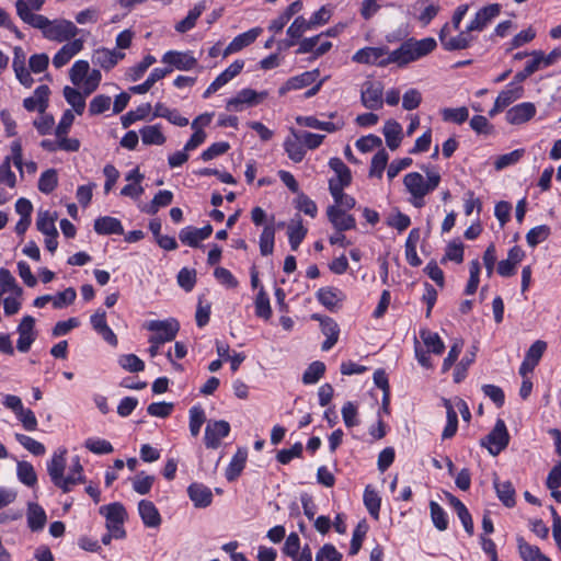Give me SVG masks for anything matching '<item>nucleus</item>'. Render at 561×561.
I'll return each mask as SVG.
<instances>
[{
    "mask_svg": "<svg viewBox=\"0 0 561 561\" xmlns=\"http://www.w3.org/2000/svg\"><path fill=\"white\" fill-rule=\"evenodd\" d=\"M422 170L426 173L427 180L419 172H411L405 174L403 184L407 191L412 196V204L416 208L424 206V197L433 192L440 183V175L438 172H430L428 168L422 165Z\"/></svg>",
    "mask_w": 561,
    "mask_h": 561,
    "instance_id": "nucleus-3",
    "label": "nucleus"
},
{
    "mask_svg": "<svg viewBox=\"0 0 561 561\" xmlns=\"http://www.w3.org/2000/svg\"><path fill=\"white\" fill-rule=\"evenodd\" d=\"M99 513L106 519V524H124L126 511L121 503H112L100 507Z\"/></svg>",
    "mask_w": 561,
    "mask_h": 561,
    "instance_id": "nucleus-40",
    "label": "nucleus"
},
{
    "mask_svg": "<svg viewBox=\"0 0 561 561\" xmlns=\"http://www.w3.org/2000/svg\"><path fill=\"white\" fill-rule=\"evenodd\" d=\"M168 75L169 70L154 68L142 83L130 87L129 90L134 94H145L153 87L157 81L163 79Z\"/></svg>",
    "mask_w": 561,
    "mask_h": 561,
    "instance_id": "nucleus-43",
    "label": "nucleus"
},
{
    "mask_svg": "<svg viewBox=\"0 0 561 561\" xmlns=\"http://www.w3.org/2000/svg\"><path fill=\"white\" fill-rule=\"evenodd\" d=\"M517 545L520 558L524 561H551L540 552L537 546H531L523 537L517 538Z\"/></svg>",
    "mask_w": 561,
    "mask_h": 561,
    "instance_id": "nucleus-41",
    "label": "nucleus"
},
{
    "mask_svg": "<svg viewBox=\"0 0 561 561\" xmlns=\"http://www.w3.org/2000/svg\"><path fill=\"white\" fill-rule=\"evenodd\" d=\"M203 9V5L196 4L193 9L188 11L187 15L183 20L175 24V30L179 33H186L190 30H192L195 26L196 21L201 16Z\"/></svg>",
    "mask_w": 561,
    "mask_h": 561,
    "instance_id": "nucleus-52",
    "label": "nucleus"
},
{
    "mask_svg": "<svg viewBox=\"0 0 561 561\" xmlns=\"http://www.w3.org/2000/svg\"><path fill=\"white\" fill-rule=\"evenodd\" d=\"M411 61H414V57L412 54L411 46L408 41L403 42L399 48L391 51L386 59L381 61V64H398L399 66H404Z\"/></svg>",
    "mask_w": 561,
    "mask_h": 561,
    "instance_id": "nucleus-36",
    "label": "nucleus"
},
{
    "mask_svg": "<svg viewBox=\"0 0 561 561\" xmlns=\"http://www.w3.org/2000/svg\"><path fill=\"white\" fill-rule=\"evenodd\" d=\"M312 319L320 322L322 333L327 336L321 346L322 351L331 350L339 339L340 331L337 324L332 319L319 314H312Z\"/></svg>",
    "mask_w": 561,
    "mask_h": 561,
    "instance_id": "nucleus-21",
    "label": "nucleus"
},
{
    "mask_svg": "<svg viewBox=\"0 0 561 561\" xmlns=\"http://www.w3.org/2000/svg\"><path fill=\"white\" fill-rule=\"evenodd\" d=\"M57 220V213L49 210H39L36 218V228L44 236L58 234L55 221Z\"/></svg>",
    "mask_w": 561,
    "mask_h": 561,
    "instance_id": "nucleus-38",
    "label": "nucleus"
},
{
    "mask_svg": "<svg viewBox=\"0 0 561 561\" xmlns=\"http://www.w3.org/2000/svg\"><path fill=\"white\" fill-rule=\"evenodd\" d=\"M84 47L82 38H75L67 42L53 57V65L55 68H61L67 65L76 55H78Z\"/></svg>",
    "mask_w": 561,
    "mask_h": 561,
    "instance_id": "nucleus-15",
    "label": "nucleus"
},
{
    "mask_svg": "<svg viewBox=\"0 0 561 561\" xmlns=\"http://www.w3.org/2000/svg\"><path fill=\"white\" fill-rule=\"evenodd\" d=\"M94 230L99 234H123L124 228L119 219L111 216H102L95 219Z\"/></svg>",
    "mask_w": 561,
    "mask_h": 561,
    "instance_id": "nucleus-26",
    "label": "nucleus"
},
{
    "mask_svg": "<svg viewBox=\"0 0 561 561\" xmlns=\"http://www.w3.org/2000/svg\"><path fill=\"white\" fill-rule=\"evenodd\" d=\"M254 306L255 314L257 317L263 318L265 320L271 318L272 309L270 305V298L263 287H261L260 290L257 291Z\"/></svg>",
    "mask_w": 561,
    "mask_h": 561,
    "instance_id": "nucleus-56",
    "label": "nucleus"
},
{
    "mask_svg": "<svg viewBox=\"0 0 561 561\" xmlns=\"http://www.w3.org/2000/svg\"><path fill=\"white\" fill-rule=\"evenodd\" d=\"M381 499L378 492L370 485H367L364 492V504L370 516L375 519L379 518Z\"/></svg>",
    "mask_w": 561,
    "mask_h": 561,
    "instance_id": "nucleus-49",
    "label": "nucleus"
},
{
    "mask_svg": "<svg viewBox=\"0 0 561 561\" xmlns=\"http://www.w3.org/2000/svg\"><path fill=\"white\" fill-rule=\"evenodd\" d=\"M325 373V365L320 360L312 362L302 375V382L305 385L317 383Z\"/></svg>",
    "mask_w": 561,
    "mask_h": 561,
    "instance_id": "nucleus-51",
    "label": "nucleus"
},
{
    "mask_svg": "<svg viewBox=\"0 0 561 561\" xmlns=\"http://www.w3.org/2000/svg\"><path fill=\"white\" fill-rule=\"evenodd\" d=\"M84 447L95 455H107L111 454L114 448L112 444L100 437H89L84 440Z\"/></svg>",
    "mask_w": 561,
    "mask_h": 561,
    "instance_id": "nucleus-55",
    "label": "nucleus"
},
{
    "mask_svg": "<svg viewBox=\"0 0 561 561\" xmlns=\"http://www.w3.org/2000/svg\"><path fill=\"white\" fill-rule=\"evenodd\" d=\"M64 96L66 101L71 105L72 112L78 115H81L85 108V96L84 93H81L79 90L65 87L64 88Z\"/></svg>",
    "mask_w": 561,
    "mask_h": 561,
    "instance_id": "nucleus-44",
    "label": "nucleus"
},
{
    "mask_svg": "<svg viewBox=\"0 0 561 561\" xmlns=\"http://www.w3.org/2000/svg\"><path fill=\"white\" fill-rule=\"evenodd\" d=\"M172 199H173V194L171 191H168V190L159 191L154 195L151 203L144 208V211H146L147 214L153 215L159 210V208L170 205L172 203Z\"/></svg>",
    "mask_w": 561,
    "mask_h": 561,
    "instance_id": "nucleus-53",
    "label": "nucleus"
},
{
    "mask_svg": "<svg viewBox=\"0 0 561 561\" xmlns=\"http://www.w3.org/2000/svg\"><path fill=\"white\" fill-rule=\"evenodd\" d=\"M524 93V88L522 85L508 87L500 92L496 98L497 105L503 106L504 108L512 104L514 101L520 99Z\"/></svg>",
    "mask_w": 561,
    "mask_h": 561,
    "instance_id": "nucleus-57",
    "label": "nucleus"
},
{
    "mask_svg": "<svg viewBox=\"0 0 561 561\" xmlns=\"http://www.w3.org/2000/svg\"><path fill=\"white\" fill-rule=\"evenodd\" d=\"M138 513L146 527L157 528L161 525V515L152 502L141 500L138 503Z\"/></svg>",
    "mask_w": 561,
    "mask_h": 561,
    "instance_id": "nucleus-23",
    "label": "nucleus"
},
{
    "mask_svg": "<svg viewBox=\"0 0 561 561\" xmlns=\"http://www.w3.org/2000/svg\"><path fill=\"white\" fill-rule=\"evenodd\" d=\"M420 336L426 347L434 354L439 355L444 352L445 345L437 333L431 332L430 330H422Z\"/></svg>",
    "mask_w": 561,
    "mask_h": 561,
    "instance_id": "nucleus-59",
    "label": "nucleus"
},
{
    "mask_svg": "<svg viewBox=\"0 0 561 561\" xmlns=\"http://www.w3.org/2000/svg\"><path fill=\"white\" fill-rule=\"evenodd\" d=\"M501 12L499 3H492L480 9L474 19L467 26L468 31H482Z\"/></svg>",
    "mask_w": 561,
    "mask_h": 561,
    "instance_id": "nucleus-19",
    "label": "nucleus"
},
{
    "mask_svg": "<svg viewBox=\"0 0 561 561\" xmlns=\"http://www.w3.org/2000/svg\"><path fill=\"white\" fill-rule=\"evenodd\" d=\"M383 85L377 80H366L362 85L360 99L365 107L377 110L382 106Z\"/></svg>",
    "mask_w": 561,
    "mask_h": 561,
    "instance_id": "nucleus-11",
    "label": "nucleus"
},
{
    "mask_svg": "<svg viewBox=\"0 0 561 561\" xmlns=\"http://www.w3.org/2000/svg\"><path fill=\"white\" fill-rule=\"evenodd\" d=\"M16 332L19 334L16 348L22 353L28 352L37 337L35 319L32 316H24L16 328Z\"/></svg>",
    "mask_w": 561,
    "mask_h": 561,
    "instance_id": "nucleus-10",
    "label": "nucleus"
},
{
    "mask_svg": "<svg viewBox=\"0 0 561 561\" xmlns=\"http://www.w3.org/2000/svg\"><path fill=\"white\" fill-rule=\"evenodd\" d=\"M139 136L146 146H162L167 141L159 124L144 126L139 129Z\"/></svg>",
    "mask_w": 561,
    "mask_h": 561,
    "instance_id": "nucleus-27",
    "label": "nucleus"
},
{
    "mask_svg": "<svg viewBox=\"0 0 561 561\" xmlns=\"http://www.w3.org/2000/svg\"><path fill=\"white\" fill-rule=\"evenodd\" d=\"M389 154L388 152L381 148L378 150L371 159L370 168H369V176L381 179L383 171L388 164Z\"/></svg>",
    "mask_w": 561,
    "mask_h": 561,
    "instance_id": "nucleus-47",
    "label": "nucleus"
},
{
    "mask_svg": "<svg viewBox=\"0 0 561 561\" xmlns=\"http://www.w3.org/2000/svg\"><path fill=\"white\" fill-rule=\"evenodd\" d=\"M408 42L411 46L414 60L428 55L436 48L437 45L436 41L432 37H426L421 41L409 38Z\"/></svg>",
    "mask_w": 561,
    "mask_h": 561,
    "instance_id": "nucleus-45",
    "label": "nucleus"
},
{
    "mask_svg": "<svg viewBox=\"0 0 561 561\" xmlns=\"http://www.w3.org/2000/svg\"><path fill=\"white\" fill-rule=\"evenodd\" d=\"M188 414H190V424H188L190 432H191L192 436L196 437V436H198L201 428L206 420L205 411L199 405H193L190 409Z\"/></svg>",
    "mask_w": 561,
    "mask_h": 561,
    "instance_id": "nucleus-54",
    "label": "nucleus"
},
{
    "mask_svg": "<svg viewBox=\"0 0 561 561\" xmlns=\"http://www.w3.org/2000/svg\"><path fill=\"white\" fill-rule=\"evenodd\" d=\"M68 450L64 446L57 447L46 462L47 473L53 484L64 493L73 490L75 486L85 482L84 469L79 456L71 459V465L65 473Z\"/></svg>",
    "mask_w": 561,
    "mask_h": 561,
    "instance_id": "nucleus-2",
    "label": "nucleus"
},
{
    "mask_svg": "<svg viewBox=\"0 0 561 561\" xmlns=\"http://www.w3.org/2000/svg\"><path fill=\"white\" fill-rule=\"evenodd\" d=\"M119 366L129 373H139L145 369V363L135 354H124L118 357Z\"/></svg>",
    "mask_w": 561,
    "mask_h": 561,
    "instance_id": "nucleus-60",
    "label": "nucleus"
},
{
    "mask_svg": "<svg viewBox=\"0 0 561 561\" xmlns=\"http://www.w3.org/2000/svg\"><path fill=\"white\" fill-rule=\"evenodd\" d=\"M49 88L39 85L35 89L32 96L24 99L23 106L30 112L38 111L44 113L48 103Z\"/></svg>",
    "mask_w": 561,
    "mask_h": 561,
    "instance_id": "nucleus-24",
    "label": "nucleus"
},
{
    "mask_svg": "<svg viewBox=\"0 0 561 561\" xmlns=\"http://www.w3.org/2000/svg\"><path fill=\"white\" fill-rule=\"evenodd\" d=\"M142 328L152 333L148 342L164 344L174 340L180 330V324L175 319L169 318L165 320H148L142 324Z\"/></svg>",
    "mask_w": 561,
    "mask_h": 561,
    "instance_id": "nucleus-5",
    "label": "nucleus"
},
{
    "mask_svg": "<svg viewBox=\"0 0 561 561\" xmlns=\"http://www.w3.org/2000/svg\"><path fill=\"white\" fill-rule=\"evenodd\" d=\"M91 71L87 60H77L69 71V77L73 85H78Z\"/></svg>",
    "mask_w": 561,
    "mask_h": 561,
    "instance_id": "nucleus-62",
    "label": "nucleus"
},
{
    "mask_svg": "<svg viewBox=\"0 0 561 561\" xmlns=\"http://www.w3.org/2000/svg\"><path fill=\"white\" fill-rule=\"evenodd\" d=\"M318 70L306 71L298 76L291 77L279 88V94L284 95L289 91L304 89L308 85L313 84L318 80Z\"/></svg>",
    "mask_w": 561,
    "mask_h": 561,
    "instance_id": "nucleus-20",
    "label": "nucleus"
},
{
    "mask_svg": "<svg viewBox=\"0 0 561 561\" xmlns=\"http://www.w3.org/2000/svg\"><path fill=\"white\" fill-rule=\"evenodd\" d=\"M230 433V424L227 421H209L205 428V445L207 448L216 449L219 447L221 439Z\"/></svg>",
    "mask_w": 561,
    "mask_h": 561,
    "instance_id": "nucleus-12",
    "label": "nucleus"
},
{
    "mask_svg": "<svg viewBox=\"0 0 561 561\" xmlns=\"http://www.w3.org/2000/svg\"><path fill=\"white\" fill-rule=\"evenodd\" d=\"M161 62L167 67L163 70L191 71L198 66V60L192 50H168L163 54Z\"/></svg>",
    "mask_w": 561,
    "mask_h": 561,
    "instance_id": "nucleus-6",
    "label": "nucleus"
},
{
    "mask_svg": "<svg viewBox=\"0 0 561 561\" xmlns=\"http://www.w3.org/2000/svg\"><path fill=\"white\" fill-rule=\"evenodd\" d=\"M267 98L266 91L257 92L245 88L240 90L233 98L227 101V110L230 112H242L245 108L262 103Z\"/></svg>",
    "mask_w": 561,
    "mask_h": 561,
    "instance_id": "nucleus-7",
    "label": "nucleus"
},
{
    "mask_svg": "<svg viewBox=\"0 0 561 561\" xmlns=\"http://www.w3.org/2000/svg\"><path fill=\"white\" fill-rule=\"evenodd\" d=\"M124 58L125 53L123 51L101 47L93 51L92 62L94 65L100 66L104 70H110L114 68Z\"/></svg>",
    "mask_w": 561,
    "mask_h": 561,
    "instance_id": "nucleus-17",
    "label": "nucleus"
},
{
    "mask_svg": "<svg viewBox=\"0 0 561 561\" xmlns=\"http://www.w3.org/2000/svg\"><path fill=\"white\" fill-rule=\"evenodd\" d=\"M319 302L329 310H335L340 307L344 296L342 291L333 287L320 288L317 293Z\"/></svg>",
    "mask_w": 561,
    "mask_h": 561,
    "instance_id": "nucleus-31",
    "label": "nucleus"
},
{
    "mask_svg": "<svg viewBox=\"0 0 561 561\" xmlns=\"http://www.w3.org/2000/svg\"><path fill=\"white\" fill-rule=\"evenodd\" d=\"M471 31H461L457 36L449 37L448 42H444V49L448 51L466 49L473 41Z\"/></svg>",
    "mask_w": 561,
    "mask_h": 561,
    "instance_id": "nucleus-46",
    "label": "nucleus"
},
{
    "mask_svg": "<svg viewBox=\"0 0 561 561\" xmlns=\"http://www.w3.org/2000/svg\"><path fill=\"white\" fill-rule=\"evenodd\" d=\"M449 503L455 508L465 530L471 536L473 534V522L466 505L453 494H448Z\"/></svg>",
    "mask_w": 561,
    "mask_h": 561,
    "instance_id": "nucleus-42",
    "label": "nucleus"
},
{
    "mask_svg": "<svg viewBox=\"0 0 561 561\" xmlns=\"http://www.w3.org/2000/svg\"><path fill=\"white\" fill-rule=\"evenodd\" d=\"M383 136L386 138V144L390 150H396L399 148L402 141V127L401 125L394 121L389 119L386 122L383 126Z\"/></svg>",
    "mask_w": 561,
    "mask_h": 561,
    "instance_id": "nucleus-33",
    "label": "nucleus"
},
{
    "mask_svg": "<svg viewBox=\"0 0 561 561\" xmlns=\"http://www.w3.org/2000/svg\"><path fill=\"white\" fill-rule=\"evenodd\" d=\"M284 149L288 158L296 163L302 161V159L305 158V146L301 139H299V135L297 131H293L291 136L285 139Z\"/></svg>",
    "mask_w": 561,
    "mask_h": 561,
    "instance_id": "nucleus-30",
    "label": "nucleus"
},
{
    "mask_svg": "<svg viewBox=\"0 0 561 561\" xmlns=\"http://www.w3.org/2000/svg\"><path fill=\"white\" fill-rule=\"evenodd\" d=\"M329 167L333 171V175L329 178L333 203L328 207L327 215L336 230L346 231L351 228V203L344 188L351 184V172L339 158H331Z\"/></svg>",
    "mask_w": 561,
    "mask_h": 561,
    "instance_id": "nucleus-1",
    "label": "nucleus"
},
{
    "mask_svg": "<svg viewBox=\"0 0 561 561\" xmlns=\"http://www.w3.org/2000/svg\"><path fill=\"white\" fill-rule=\"evenodd\" d=\"M248 458L247 449L239 448L237 453L231 458L227 469H226V478L228 481L236 480L242 472L245 467Z\"/></svg>",
    "mask_w": 561,
    "mask_h": 561,
    "instance_id": "nucleus-35",
    "label": "nucleus"
},
{
    "mask_svg": "<svg viewBox=\"0 0 561 561\" xmlns=\"http://www.w3.org/2000/svg\"><path fill=\"white\" fill-rule=\"evenodd\" d=\"M58 184V175L55 169L44 171L38 180V190L44 194L51 193Z\"/></svg>",
    "mask_w": 561,
    "mask_h": 561,
    "instance_id": "nucleus-58",
    "label": "nucleus"
},
{
    "mask_svg": "<svg viewBox=\"0 0 561 561\" xmlns=\"http://www.w3.org/2000/svg\"><path fill=\"white\" fill-rule=\"evenodd\" d=\"M16 420L22 424L23 428L28 432L37 430L38 422L35 413L27 408H22L16 414Z\"/></svg>",
    "mask_w": 561,
    "mask_h": 561,
    "instance_id": "nucleus-64",
    "label": "nucleus"
},
{
    "mask_svg": "<svg viewBox=\"0 0 561 561\" xmlns=\"http://www.w3.org/2000/svg\"><path fill=\"white\" fill-rule=\"evenodd\" d=\"M386 55V50L379 47H366L359 49L354 56L353 60H356L362 64H376L380 66H385L386 64H381L383 59H381Z\"/></svg>",
    "mask_w": 561,
    "mask_h": 561,
    "instance_id": "nucleus-39",
    "label": "nucleus"
},
{
    "mask_svg": "<svg viewBox=\"0 0 561 561\" xmlns=\"http://www.w3.org/2000/svg\"><path fill=\"white\" fill-rule=\"evenodd\" d=\"M537 108L531 102H524L511 107L506 112V121L512 125H522L536 115Z\"/></svg>",
    "mask_w": 561,
    "mask_h": 561,
    "instance_id": "nucleus-18",
    "label": "nucleus"
},
{
    "mask_svg": "<svg viewBox=\"0 0 561 561\" xmlns=\"http://www.w3.org/2000/svg\"><path fill=\"white\" fill-rule=\"evenodd\" d=\"M296 122L300 126L334 133L344 126V121L337 115H331L330 119L321 121L316 116H298Z\"/></svg>",
    "mask_w": 561,
    "mask_h": 561,
    "instance_id": "nucleus-13",
    "label": "nucleus"
},
{
    "mask_svg": "<svg viewBox=\"0 0 561 561\" xmlns=\"http://www.w3.org/2000/svg\"><path fill=\"white\" fill-rule=\"evenodd\" d=\"M102 80L101 71L98 69H92L89 75L82 80L80 84L77 87L82 90L84 95H90L92 92H94L98 87L100 85V82Z\"/></svg>",
    "mask_w": 561,
    "mask_h": 561,
    "instance_id": "nucleus-63",
    "label": "nucleus"
},
{
    "mask_svg": "<svg viewBox=\"0 0 561 561\" xmlns=\"http://www.w3.org/2000/svg\"><path fill=\"white\" fill-rule=\"evenodd\" d=\"M313 28L309 24V21L306 20L304 16H297L293 23L287 28V35L291 38V41L288 43L289 46L295 44V41L301 38V36L308 32L312 31Z\"/></svg>",
    "mask_w": 561,
    "mask_h": 561,
    "instance_id": "nucleus-48",
    "label": "nucleus"
},
{
    "mask_svg": "<svg viewBox=\"0 0 561 561\" xmlns=\"http://www.w3.org/2000/svg\"><path fill=\"white\" fill-rule=\"evenodd\" d=\"M90 323L92 329L111 346L116 347L118 340L113 330L108 327L106 321V312L98 309L91 317Z\"/></svg>",
    "mask_w": 561,
    "mask_h": 561,
    "instance_id": "nucleus-14",
    "label": "nucleus"
},
{
    "mask_svg": "<svg viewBox=\"0 0 561 561\" xmlns=\"http://www.w3.org/2000/svg\"><path fill=\"white\" fill-rule=\"evenodd\" d=\"M27 526L33 531H39L44 528L47 522V516L44 508L37 503H30L27 506Z\"/></svg>",
    "mask_w": 561,
    "mask_h": 561,
    "instance_id": "nucleus-32",
    "label": "nucleus"
},
{
    "mask_svg": "<svg viewBox=\"0 0 561 561\" xmlns=\"http://www.w3.org/2000/svg\"><path fill=\"white\" fill-rule=\"evenodd\" d=\"M44 3L45 0H16V14L24 23L34 27L44 18V15L35 13L42 10Z\"/></svg>",
    "mask_w": 561,
    "mask_h": 561,
    "instance_id": "nucleus-9",
    "label": "nucleus"
},
{
    "mask_svg": "<svg viewBox=\"0 0 561 561\" xmlns=\"http://www.w3.org/2000/svg\"><path fill=\"white\" fill-rule=\"evenodd\" d=\"M213 232L210 225L203 228L186 227L180 232V240L182 243L190 247H197L199 242L206 240Z\"/></svg>",
    "mask_w": 561,
    "mask_h": 561,
    "instance_id": "nucleus-25",
    "label": "nucleus"
},
{
    "mask_svg": "<svg viewBox=\"0 0 561 561\" xmlns=\"http://www.w3.org/2000/svg\"><path fill=\"white\" fill-rule=\"evenodd\" d=\"M34 28L41 30L43 36L53 42L64 43L75 39L76 36L80 33V30L77 25L66 19H56L49 20L44 16L41 22H38Z\"/></svg>",
    "mask_w": 561,
    "mask_h": 561,
    "instance_id": "nucleus-4",
    "label": "nucleus"
},
{
    "mask_svg": "<svg viewBox=\"0 0 561 561\" xmlns=\"http://www.w3.org/2000/svg\"><path fill=\"white\" fill-rule=\"evenodd\" d=\"M276 228L274 225V216L271 217L268 224L263 227L260 234L259 245L263 256L270 255L274 251Z\"/></svg>",
    "mask_w": 561,
    "mask_h": 561,
    "instance_id": "nucleus-29",
    "label": "nucleus"
},
{
    "mask_svg": "<svg viewBox=\"0 0 561 561\" xmlns=\"http://www.w3.org/2000/svg\"><path fill=\"white\" fill-rule=\"evenodd\" d=\"M263 30L261 27H253L244 33L237 35L229 45L222 50V57L226 58L231 54H236L243 48L250 46L252 43L256 41V38L262 34Z\"/></svg>",
    "mask_w": 561,
    "mask_h": 561,
    "instance_id": "nucleus-16",
    "label": "nucleus"
},
{
    "mask_svg": "<svg viewBox=\"0 0 561 561\" xmlns=\"http://www.w3.org/2000/svg\"><path fill=\"white\" fill-rule=\"evenodd\" d=\"M510 443V434L503 420L499 419L493 430L481 440V446L485 447L493 456H497Z\"/></svg>",
    "mask_w": 561,
    "mask_h": 561,
    "instance_id": "nucleus-8",
    "label": "nucleus"
},
{
    "mask_svg": "<svg viewBox=\"0 0 561 561\" xmlns=\"http://www.w3.org/2000/svg\"><path fill=\"white\" fill-rule=\"evenodd\" d=\"M494 489L496 491V495L499 500L506 507H513L516 504L515 500V489L511 481H500L496 474H494L493 479Z\"/></svg>",
    "mask_w": 561,
    "mask_h": 561,
    "instance_id": "nucleus-28",
    "label": "nucleus"
},
{
    "mask_svg": "<svg viewBox=\"0 0 561 561\" xmlns=\"http://www.w3.org/2000/svg\"><path fill=\"white\" fill-rule=\"evenodd\" d=\"M14 438L16 442L34 456H43L46 453V447L41 442L34 439L25 434L15 433Z\"/></svg>",
    "mask_w": 561,
    "mask_h": 561,
    "instance_id": "nucleus-50",
    "label": "nucleus"
},
{
    "mask_svg": "<svg viewBox=\"0 0 561 561\" xmlns=\"http://www.w3.org/2000/svg\"><path fill=\"white\" fill-rule=\"evenodd\" d=\"M187 494L194 506L197 508H205L213 502L211 490L202 483L194 482L190 484L187 488Z\"/></svg>",
    "mask_w": 561,
    "mask_h": 561,
    "instance_id": "nucleus-22",
    "label": "nucleus"
},
{
    "mask_svg": "<svg viewBox=\"0 0 561 561\" xmlns=\"http://www.w3.org/2000/svg\"><path fill=\"white\" fill-rule=\"evenodd\" d=\"M307 228L302 225V221L300 218L293 219L288 226H287V234H288V241L289 245L293 251H296L300 243L304 241V239L307 236Z\"/></svg>",
    "mask_w": 561,
    "mask_h": 561,
    "instance_id": "nucleus-34",
    "label": "nucleus"
},
{
    "mask_svg": "<svg viewBox=\"0 0 561 561\" xmlns=\"http://www.w3.org/2000/svg\"><path fill=\"white\" fill-rule=\"evenodd\" d=\"M550 232V227L547 225L534 227L527 232L526 241L529 247L535 248L537 244L548 239Z\"/></svg>",
    "mask_w": 561,
    "mask_h": 561,
    "instance_id": "nucleus-61",
    "label": "nucleus"
},
{
    "mask_svg": "<svg viewBox=\"0 0 561 561\" xmlns=\"http://www.w3.org/2000/svg\"><path fill=\"white\" fill-rule=\"evenodd\" d=\"M16 477L22 484L28 488H34L37 484L36 471L34 466L28 461H16Z\"/></svg>",
    "mask_w": 561,
    "mask_h": 561,
    "instance_id": "nucleus-37",
    "label": "nucleus"
}]
</instances>
